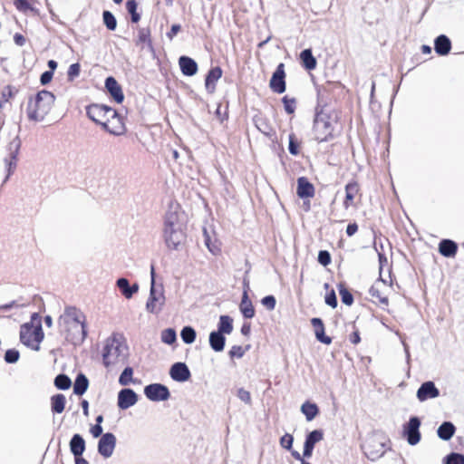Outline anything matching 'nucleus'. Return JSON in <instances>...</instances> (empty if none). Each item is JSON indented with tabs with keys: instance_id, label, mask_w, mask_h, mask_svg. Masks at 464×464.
I'll return each instance as SVG.
<instances>
[{
	"instance_id": "obj_1",
	"label": "nucleus",
	"mask_w": 464,
	"mask_h": 464,
	"mask_svg": "<svg viewBox=\"0 0 464 464\" xmlns=\"http://www.w3.org/2000/svg\"><path fill=\"white\" fill-rule=\"evenodd\" d=\"M162 237L169 250H179L186 243V225L177 203H170L164 216Z\"/></svg>"
},
{
	"instance_id": "obj_2",
	"label": "nucleus",
	"mask_w": 464,
	"mask_h": 464,
	"mask_svg": "<svg viewBox=\"0 0 464 464\" xmlns=\"http://www.w3.org/2000/svg\"><path fill=\"white\" fill-rule=\"evenodd\" d=\"M60 334L74 345L81 344L86 335L85 315L77 308L69 306L58 319Z\"/></svg>"
},
{
	"instance_id": "obj_3",
	"label": "nucleus",
	"mask_w": 464,
	"mask_h": 464,
	"mask_svg": "<svg viewBox=\"0 0 464 464\" xmlns=\"http://www.w3.org/2000/svg\"><path fill=\"white\" fill-rule=\"evenodd\" d=\"M129 355V346L122 335L114 334L105 340L102 349V362L108 370L121 368L128 362Z\"/></svg>"
},
{
	"instance_id": "obj_4",
	"label": "nucleus",
	"mask_w": 464,
	"mask_h": 464,
	"mask_svg": "<svg viewBox=\"0 0 464 464\" xmlns=\"http://www.w3.org/2000/svg\"><path fill=\"white\" fill-rule=\"evenodd\" d=\"M54 101L55 96L45 90L40 91L35 96L30 97L26 107L28 119L36 122L42 121L49 113Z\"/></svg>"
},
{
	"instance_id": "obj_5",
	"label": "nucleus",
	"mask_w": 464,
	"mask_h": 464,
	"mask_svg": "<svg viewBox=\"0 0 464 464\" xmlns=\"http://www.w3.org/2000/svg\"><path fill=\"white\" fill-rule=\"evenodd\" d=\"M165 304V295L163 286L157 285L155 283V269L154 266L150 267V296L146 304L148 312L158 314L161 312Z\"/></svg>"
},
{
	"instance_id": "obj_6",
	"label": "nucleus",
	"mask_w": 464,
	"mask_h": 464,
	"mask_svg": "<svg viewBox=\"0 0 464 464\" xmlns=\"http://www.w3.org/2000/svg\"><path fill=\"white\" fill-rule=\"evenodd\" d=\"M20 339L27 347L38 351L40 349V343L44 339V332L41 324L37 323L34 324L31 323L23 324L20 331Z\"/></svg>"
},
{
	"instance_id": "obj_7",
	"label": "nucleus",
	"mask_w": 464,
	"mask_h": 464,
	"mask_svg": "<svg viewBox=\"0 0 464 464\" xmlns=\"http://www.w3.org/2000/svg\"><path fill=\"white\" fill-rule=\"evenodd\" d=\"M333 132V126L330 117L324 112H317L314 121L313 134L314 138L323 142L327 140Z\"/></svg>"
},
{
	"instance_id": "obj_8",
	"label": "nucleus",
	"mask_w": 464,
	"mask_h": 464,
	"mask_svg": "<svg viewBox=\"0 0 464 464\" xmlns=\"http://www.w3.org/2000/svg\"><path fill=\"white\" fill-rule=\"evenodd\" d=\"M366 457L371 460H376L381 458L384 452V443L377 437H370L362 446Z\"/></svg>"
},
{
	"instance_id": "obj_9",
	"label": "nucleus",
	"mask_w": 464,
	"mask_h": 464,
	"mask_svg": "<svg viewBox=\"0 0 464 464\" xmlns=\"http://www.w3.org/2000/svg\"><path fill=\"white\" fill-rule=\"evenodd\" d=\"M86 113L92 121L103 126L109 114H114V110L102 104H92L87 107Z\"/></svg>"
},
{
	"instance_id": "obj_10",
	"label": "nucleus",
	"mask_w": 464,
	"mask_h": 464,
	"mask_svg": "<svg viewBox=\"0 0 464 464\" xmlns=\"http://www.w3.org/2000/svg\"><path fill=\"white\" fill-rule=\"evenodd\" d=\"M144 394L152 401H167L170 396L168 387L160 383L147 385L144 388Z\"/></svg>"
},
{
	"instance_id": "obj_11",
	"label": "nucleus",
	"mask_w": 464,
	"mask_h": 464,
	"mask_svg": "<svg viewBox=\"0 0 464 464\" xmlns=\"http://www.w3.org/2000/svg\"><path fill=\"white\" fill-rule=\"evenodd\" d=\"M21 141L16 137L8 145L9 156L5 159V164L7 169L6 179L14 173L17 165V156L20 150Z\"/></svg>"
},
{
	"instance_id": "obj_12",
	"label": "nucleus",
	"mask_w": 464,
	"mask_h": 464,
	"mask_svg": "<svg viewBox=\"0 0 464 464\" xmlns=\"http://www.w3.org/2000/svg\"><path fill=\"white\" fill-rule=\"evenodd\" d=\"M420 420L418 417H411L407 425L404 426L403 433L410 445H416L420 440Z\"/></svg>"
},
{
	"instance_id": "obj_13",
	"label": "nucleus",
	"mask_w": 464,
	"mask_h": 464,
	"mask_svg": "<svg viewBox=\"0 0 464 464\" xmlns=\"http://www.w3.org/2000/svg\"><path fill=\"white\" fill-rule=\"evenodd\" d=\"M102 128L109 133L119 136L124 133L125 126L122 118L114 110V114H109Z\"/></svg>"
},
{
	"instance_id": "obj_14",
	"label": "nucleus",
	"mask_w": 464,
	"mask_h": 464,
	"mask_svg": "<svg viewBox=\"0 0 464 464\" xmlns=\"http://www.w3.org/2000/svg\"><path fill=\"white\" fill-rule=\"evenodd\" d=\"M116 446V437L111 432L104 433L98 442V452L105 459L110 458Z\"/></svg>"
},
{
	"instance_id": "obj_15",
	"label": "nucleus",
	"mask_w": 464,
	"mask_h": 464,
	"mask_svg": "<svg viewBox=\"0 0 464 464\" xmlns=\"http://www.w3.org/2000/svg\"><path fill=\"white\" fill-rule=\"evenodd\" d=\"M387 288L386 279L381 276L370 288L369 293L372 298H376L378 302L382 305H388L389 300L385 295V289Z\"/></svg>"
},
{
	"instance_id": "obj_16",
	"label": "nucleus",
	"mask_w": 464,
	"mask_h": 464,
	"mask_svg": "<svg viewBox=\"0 0 464 464\" xmlns=\"http://www.w3.org/2000/svg\"><path fill=\"white\" fill-rule=\"evenodd\" d=\"M285 66L283 63L278 64L276 70L272 75L269 85L273 92L276 93H283L285 91Z\"/></svg>"
},
{
	"instance_id": "obj_17",
	"label": "nucleus",
	"mask_w": 464,
	"mask_h": 464,
	"mask_svg": "<svg viewBox=\"0 0 464 464\" xmlns=\"http://www.w3.org/2000/svg\"><path fill=\"white\" fill-rule=\"evenodd\" d=\"M138 401L136 392L129 388L122 389L118 393V407L121 410H127L135 405Z\"/></svg>"
},
{
	"instance_id": "obj_18",
	"label": "nucleus",
	"mask_w": 464,
	"mask_h": 464,
	"mask_svg": "<svg viewBox=\"0 0 464 464\" xmlns=\"http://www.w3.org/2000/svg\"><path fill=\"white\" fill-rule=\"evenodd\" d=\"M420 401H425L429 399H435L440 396V391L433 382H423L417 391L416 394Z\"/></svg>"
},
{
	"instance_id": "obj_19",
	"label": "nucleus",
	"mask_w": 464,
	"mask_h": 464,
	"mask_svg": "<svg viewBox=\"0 0 464 464\" xmlns=\"http://www.w3.org/2000/svg\"><path fill=\"white\" fill-rule=\"evenodd\" d=\"M203 237H204V244L208 247V251L217 256L221 252V244L217 237V235L214 230H208V228H203Z\"/></svg>"
},
{
	"instance_id": "obj_20",
	"label": "nucleus",
	"mask_w": 464,
	"mask_h": 464,
	"mask_svg": "<svg viewBox=\"0 0 464 464\" xmlns=\"http://www.w3.org/2000/svg\"><path fill=\"white\" fill-rule=\"evenodd\" d=\"M170 377L179 382H187L191 374L188 367L184 362L174 363L169 370Z\"/></svg>"
},
{
	"instance_id": "obj_21",
	"label": "nucleus",
	"mask_w": 464,
	"mask_h": 464,
	"mask_svg": "<svg viewBox=\"0 0 464 464\" xmlns=\"http://www.w3.org/2000/svg\"><path fill=\"white\" fill-rule=\"evenodd\" d=\"M324 438V433L320 430H314L310 432L305 439L304 445V452L303 455L305 458H310L312 456L314 445L321 441Z\"/></svg>"
},
{
	"instance_id": "obj_22",
	"label": "nucleus",
	"mask_w": 464,
	"mask_h": 464,
	"mask_svg": "<svg viewBox=\"0 0 464 464\" xmlns=\"http://www.w3.org/2000/svg\"><path fill=\"white\" fill-rule=\"evenodd\" d=\"M296 193L301 198H313L314 195V188L306 178L301 177L297 179Z\"/></svg>"
},
{
	"instance_id": "obj_23",
	"label": "nucleus",
	"mask_w": 464,
	"mask_h": 464,
	"mask_svg": "<svg viewBox=\"0 0 464 464\" xmlns=\"http://www.w3.org/2000/svg\"><path fill=\"white\" fill-rule=\"evenodd\" d=\"M105 87L111 95V97L118 102H123L124 95L121 88L113 77H108L105 81Z\"/></svg>"
},
{
	"instance_id": "obj_24",
	"label": "nucleus",
	"mask_w": 464,
	"mask_h": 464,
	"mask_svg": "<svg viewBox=\"0 0 464 464\" xmlns=\"http://www.w3.org/2000/svg\"><path fill=\"white\" fill-rule=\"evenodd\" d=\"M239 310L243 316L246 319H251L255 316V308L248 297L247 289L243 291L242 299L239 304Z\"/></svg>"
},
{
	"instance_id": "obj_25",
	"label": "nucleus",
	"mask_w": 464,
	"mask_h": 464,
	"mask_svg": "<svg viewBox=\"0 0 464 464\" xmlns=\"http://www.w3.org/2000/svg\"><path fill=\"white\" fill-rule=\"evenodd\" d=\"M179 63L184 75L193 76L198 72L197 63L188 56H181L179 60Z\"/></svg>"
},
{
	"instance_id": "obj_26",
	"label": "nucleus",
	"mask_w": 464,
	"mask_h": 464,
	"mask_svg": "<svg viewBox=\"0 0 464 464\" xmlns=\"http://www.w3.org/2000/svg\"><path fill=\"white\" fill-rule=\"evenodd\" d=\"M116 285L127 299L131 298L132 295L139 290V285L137 284L130 285L129 280L124 277L119 278L116 281Z\"/></svg>"
},
{
	"instance_id": "obj_27",
	"label": "nucleus",
	"mask_w": 464,
	"mask_h": 464,
	"mask_svg": "<svg viewBox=\"0 0 464 464\" xmlns=\"http://www.w3.org/2000/svg\"><path fill=\"white\" fill-rule=\"evenodd\" d=\"M311 324L314 328L316 339L324 344H330L332 343V339L324 334L323 321L320 318H313L311 320Z\"/></svg>"
},
{
	"instance_id": "obj_28",
	"label": "nucleus",
	"mask_w": 464,
	"mask_h": 464,
	"mask_svg": "<svg viewBox=\"0 0 464 464\" xmlns=\"http://www.w3.org/2000/svg\"><path fill=\"white\" fill-rule=\"evenodd\" d=\"M70 450L74 458L82 456L85 450V441L80 434H74L70 441Z\"/></svg>"
},
{
	"instance_id": "obj_29",
	"label": "nucleus",
	"mask_w": 464,
	"mask_h": 464,
	"mask_svg": "<svg viewBox=\"0 0 464 464\" xmlns=\"http://www.w3.org/2000/svg\"><path fill=\"white\" fill-rule=\"evenodd\" d=\"M359 192V185L356 182H349L345 186V199L343 201V207L348 209L353 205V199Z\"/></svg>"
},
{
	"instance_id": "obj_30",
	"label": "nucleus",
	"mask_w": 464,
	"mask_h": 464,
	"mask_svg": "<svg viewBox=\"0 0 464 464\" xmlns=\"http://www.w3.org/2000/svg\"><path fill=\"white\" fill-rule=\"evenodd\" d=\"M435 51L440 55H446L451 48L450 40L444 34L438 36L434 42Z\"/></svg>"
},
{
	"instance_id": "obj_31",
	"label": "nucleus",
	"mask_w": 464,
	"mask_h": 464,
	"mask_svg": "<svg viewBox=\"0 0 464 464\" xmlns=\"http://www.w3.org/2000/svg\"><path fill=\"white\" fill-rule=\"evenodd\" d=\"M226 343V338L224 334L213 331L209 334V345L215 352H222Z\"/></svg>"
},
{
	"instance_id": "obj_32",
	"label": "nucleus",
	"mask_w": 464,
	"mask_h": 464,
	"mask_svg": "<svg viewBox=\"0 0 464 464\" xmlns=\"http://www.w3.org/2000/svg\"><path fill=\"white\" fill-rule=\"evenodd\" d=\"M222 76V70L220 67H214L209 70L206 81L205 85L209 92H213L215 90L216 82L220 79Z\"/></svg>"
},
{
	"instance_id": "obj_33",
	"label": "nucleus",
	"mask_w": 464,
	"mask_h": 464,
	"mask_svg": "<svg viewBox=\"0 0 464 464\" xmlns=\"http://www.w3.org/2000/svg\"><path fill=\"white\" fill-rule=\"evenodd\" d=\"M456 428L450 421H444L437 430L440 439L443 440H450L455 434Z\"/></svg>"
},
{
	"instance_id": "obj_34",
	"label": "nucleus",
	"mask_w": 464,
	"mask_h": 464,
	"mask_svg": "<svg viewBox=\"0 0 464 464\" xmlns=\"http://www.w3.org/2000/svg\"><path fill=\"white\" fill-rule=\"evenodd\" d=\"M457 244L450 239H443L440 243L439 250L440 253L447 257L454 256L457 252Z\"/></svg>"
},
{
	"instance_id": "obj_35",
	"label": "nucleus",
	"mask_w": 464,
	"mask_h": 464,
	"mask_svg": "<svg viewBox=\"0 0 464 464\" xmlns=\"http://www.w3.org/2000/svg\"><path fill=\"white\" fill-rule=\"evenodd\" d=\"M233 331V319L228 315H221L218 324V331L222 334H230Z\"/></svg>"
},
{
	"instance_id": "obj_36",
	"label": "nucleus",
	"mask_w": 464,
	"mask_h": 464,
	"mask_svg": "<svg viewBox=\"0 0 464 464\" xmlns=\"http://www.w3.org/2000/svg\"><path fill=\"white\" fill-rule=\"evenodd\" d=\"M89 382L85 375L79 374L73 385V392L77 395H82L88 389Z\"/></svg>"
},
{
	"instance_id": "obj_37",
	"label": "nucleus",
	"mask_w": 464,
	"mask_h": 464,
	"mask_svg": "<svg viewBox=\"0 0 464 464\" xmlns=\"http://www.w3.org/2000/svg\"><path fill=\"white\" fill-rule=\"evenodd\" d=\"M300 58L303 62L304 66L307 70H314L316 67V60L313 56L310 49H305L300 53Z\"/></svg>"
},
{
	"instance_id": "obj_38",
	"label": "nucleus",
	"mask_w": 464,
	"mask_h": 464,
	"mask_svg": "<svg viewBox=\"0 0 464 464\" xmlns=\"http://www.w3.org/2000/svg\"><path fill=\"white\" fill-rule=\"evenodd\" d=\"M65 396L63 394H56L51 398L52 411L55 413H62L65 407Z\"/></svg>"
},
{
	"instance_id": "obj_39",
	"label": "nucleus",
	"mask_w": 464,
	"mask_h": 464,
	"mask_svg": "<svg viewBox=\"0 0 464 464\" xmlns=\"http://www.w3.org/2000/svg\"><path fill=\"white\" fill-rule=\"evenodd\" d=\"M301 411L305 415L306 420L311 421L318 414V407L314 403L306 401L301 406Z\"/></svg>"
},
{
	"instance_id": "obj_40",
	"label": "nucleus",
	"mask_w": 464,
	"mask_h": 464,
	"mask_svg": "<svg viewBox=\"0 0 464 464\" xmlns=\"http://www.w3.org/2000/svg\"><path fill=\"white\" fill-rule=\"evenodd\" d=\"M17 91L11 85H7L1 92L0 109L5 108V104L16 94Z\"/></svg>"
},
{
	"instance_id": "obj_41",
	"label": "nucleus",
	"mask_w": 464,
	"mask_h": 464,
	"mask_svg": "<svg viewBox=\"0 0 464 464\" xmlns=\"http://www.w3.org/2000/svg\"><path fill=\"white\" fill-rule=\"evenodd\" d=\"M182 341L187 344H191L196 340V331L191 326H185L180 332Z\"/></svg>"
},
{
	"instance_id": "obj_42",
	"label": "nucleus",
	"mask_w": 464,
	"mask_h": 464,
	"mask_svg": "<svg viewBox=\"0 0 464 464\" xmlns=\"http://www.w3.org/2000/svg\"><path fill=\"white\" fill-rule=\"evenodd\" d=\"M161 341L166 344H173L177 340L176 331L172 328L165 329L161 332Z\"/></svg>"
},
{
	"instance_id": "obj_43",
	"label": "nucleus",
	"mask_w": 464,
	"mask_h": 464,
	"mask_svg": "<svg viewBox=\"0 0 464 464\" xmlns=\"http://www.w3.org/2000/svg\"><path fill=\"white\" fill-rule=\"evenodd\" d=\"M55 386L60 390H67L71 387V379L65 374H59L54 379Z\"/></svg>"
},
{
	"instance_id": "obj_44",
	"label": "nucleus",
	"mask_w": 464,
	"mask_h": 464,
	"mask_svg": "<svg viewBox=\"0 0 464 464\" xmlns=\"http://www.w3.org/2000/svg\"><path fill=\"white\" fill-rule=\"evenodd\" d=\"M103 23L110 31H114L117 27L115 16L110 11H104L102 14Z\"/></svg>"
},
{
	"instance_id": "obj_45",
	"label": "nucleus",
	"mask_w": 464,
	"mask_h": 464,
	"mask_svg": "<svg viewBox=\"0 0 464 464\" xmlns=\"http://www.w3.org/2000/svg\"><path fill=\"white\" fill-rule=\"evenodd\" d=\"M133 369L131 367H125L119 378V383L122 386H127L132 382Z\"/></svg>"
},
{
	"instance_id": "obj_46",
	"label": "nucleus",
	"mask_w": 464,
	"mask_h": 464,
	"mask_svg": "<svg viewBox=\"0 0 464 464\" xmlns=\"http://www.w3.org/2000/svg\"><path fill=\"white\" fill-rule=\"evenodd\" d=\"M137 3L135 0H128L126 3V8L131 15V21L138 23L140 19V14L137 13Z\"/></svg>"
},
{
	"instance_id": "obj_47",
	"label": "nucleus",
	"mask_w": 464,
	"mask_h": 464,
	"mask_svg": "<svg viewBox=\"0 0 464 464\" xmlns=\"http://www.w3.org/2000/svg\"><path fill=\"white\" fill-rule=\"evenodd\" d=\"M444 464H464V455L452 452L443 459Z\"/></svg>"
},
{
	"instance_id": "obj_48",
	"label": "nucleus",
	"mask_w": 464,
	"mask_h": 464,
	"mask_svg": "<svg viewBox=\"0 0 464 464\" xmlns=\"http://www.w3.org/2000/svg\"><path fill=\"white\" fill-rule=\"evenodd\" d=\"M342 302L346 305H351L353 303V295L343 286L339 289Z\"/></svg>"
},
{
	"instance_id": "obj_49",
	"label": "nucleus",
	"mask_w": 464,
	"mask_h": 464,
	"mask_svg": "<svg viewBox=\"0 0 464 464\" xmlns=\"http://www.w3.org/2000/svg\"><path fill=\"white\" fill-rule=\"evenodd\" d=\"M19 352L15 349H9L5 352V361L7 363H14L19 360Z\"/></svg>"
},
{
	"instance_id": "obj_50",
	"label": "nucleus",
	"mask_w": 464,
	"mask_h": 464,
	"mask_svg": "<svg viewBox=\"0 0 464 464\" xmlns=\"http://www.w3.org/2000/svg\"><path fill=\"white\" fill-rule=\"evenodd\" d=\"M138 44H148L150 45V32L145 28H141L138 33Z\"/></svg>"
},
{
	"instance_id": "obj_51",
	"label": "nucleus",
	"mask_w": 464,
	"mask_h": 464,
	"mask_svg": "<svg viewBox=\"0 0 464 464\" xmlns=\"http://www.w3.org/2000/svg\"><path fill=\"white\" fill-rule=\"evenodd\" d=\"M261 304L269 311L275 309L276 304V300L274 295H266L261 300Z\"/></svg>"
},
{
	"instance_id": "obj_52",
	"label": "nucleus",
	"mask_w": 464,
	"mask_h": 464,
	"mask_svg": "<svg viewBox=\"0 0 464 464\" xmlns=\"http://www.w3.org/2000/svg\"><path fill=\"white\" fill-rule=\"evenodd\" d=\"M283 103H284L285 110L288 114H292L295 112V99H290L287 96H285L283 98Z\"/></svg>"
},
{
	"instance_id": "obj_53",
	"label": "nucleus",
	"mask_w": 464,
	"mask_h": 464,
	"mask_svg": "<svg viewBox=\"0 0 464 464\" xmlns=\"http://www.w3.org/2000/svg\"><path fill=\"white\" fill-rule=\"evenodd\" d=\"M80 71L81 67L79 63L71 64L67 73L69 81H73L76 77H78L80 74Z\"/></svg>"
},
{
	"instance_id": "obj_54",
	"label": "nucleus",
	"mask_w": 464,
	"mask_h": 464,
	"mask_svg": "<svg viewBox=\"0 0 464 464\" xmlns=\"http://www.w3.org/2000/svg\"><path fill=\"white\" fill-rule=\"evenodd\" d=\"M14 4L19 11L24 13L34 10V8L30 5L29 3H27L26 0H14Z\"/></svg>"
},
{
	"instance_id": "obj_55",
	"label": "nucleus",
	"mask_w": 464,
	"mask_h": 464,
	"mask_svg": "<svg viewBox=\"0 0 464 464\" xmlns=\"http://www.w3.org/2000/svg\"><path fill=\"white\" fill-rule=\"evenodd\" d=\"M238 399L244 401L246 404H251V395L250 392L244 388H239L237 393Z\"/></svg>"
},
{
	"instance_id": "obj_56",
	"label": "nucleus",
	"mask_w": 464,
	"mask_h": 464,
	"mask_svg": "<svg viewBox=\"0 0 464 464\" xmlns=\"http://www.w3.org/2000/svg\"><path fill=\"white\" fill-rule=\"evenodd\" d=\"M246 353V350L240 345H234L229 351V355L231 358H242Z\"/></svg>"
},
{
	"instance_id": "obj_57",
	"label": "nucleus",
	"mask_w": 464,
	"mask_h": 464,
	"mask_svg": "<svg viewBox=\"0 0 464 464\" xmlns=\"http://www.w3.org/2000/svg\"><path fill=\"white\" fill-rule=\"evenodd\" d=\"M293 441V436L286 433L280 439V445L286 450H290L292 448Z\"/></svg>"
},
{
	"instance_id": "obj_58",
	"label": "nucleus",
	"mask_w": 464,
	"mask_h": 464,
	"mask_svg": "<svg viewBox=\"0 0 464 464\" xmlns=\"http://www.w3.org/2000/svg\"><path fill=\"white\" fill-rule=\"evenodd\" d=\"M318 261L323 266H327L331 262V256L330 254L325 250H321L318 254Z\"/></svg>"
},
{
	"instance_id": "obj_59",
	"label": "nucleus",
	"mask_w": 464,
	"mask_h": 464,
	"mask_svg": "<svg viewBox=\"0 0 464 464\" xmlns=\"http://www.w3.org/2000/svg\"><path fill=\"white\" fill-rule=\"evenodd\" d=\"M288 150H289V152L292 154V155H297L299 150H298V144L295 142V135L294 134H290L289 135V146H288Z\"/></svg>"
},
{
	"instance_id": "obj_60",
	"label": "nucleus",
	"mask_w": 464,
	"mask_h": 464,
	"mask_svg": "<svg viewBox=\"0 0 464 464\" xmlns=\"http://www.w3.org/2000/svg\"><path fill=\"white\" fill-rule=\"evenodd\" d=\"M325 303L333 308L337 306V299L334 291L325 296Z\"/></svg>"
},
{
	"instance_id": "obj_61",
	"label": "nucleus",
	"mask_w": 464,
	"mask_h": 464,
	"mask_svg": "<svg viewBox=\"0 0 464 464\" xmlns=\"http://www.w3.org/2000/svg\"><path fill=\"white\" fill-rule=\"evenodd\" d=\"M53 76V72H52V71L44 72V73H42L41 78H40L41 83L43 85L49 83L52 81Z\"/></svg>"
},
{
	"instance_id": "obj_62",
	"label": "nucleus",
	"mask_w": 464,
	"mask_h": 464,
	"mask_svg": "<svg viewBox=\"0 0 464 464\" xmlns=\"http://www.w3.org/2000/svg\"><path fill=\"white\" fill-rule=\"evenodd\" d=\"M256 126L257 127V129L262 132L264 133L265 135L266 136H269L270 135V127L266 124L265 122H260L258 123V121L256 122Z\"/></svg>"
},
{
	"instance_id": "obj_63",
	"label": "nucleus",
	"mask_w": 464,
	"mask_h": 464,
	"mask_svg": "<svg viewBox=\"0 0 464 464\" xmlns=\"http://www.w3.org/2000/svg\"><path fill=\"white\" fill-rule=\"evenodd\" d=\"M91 433L94 438H98L100 436H102V425L95 424L91 428Z\"/></svg>"
},
{
	"instance_id": "obj_64",
	"label": "nucleus",
	"mask_w": 464,
	"mask_h": 464,
	"mask_svg": "<svg viewBox=\"0 0 464 464\" xmlns=\"http://www.w3.org/2000/svg\"><path fill=\"white\" fill-rule=\"evenodd\" d=\"M358 230V226L356 223L349 224L346 227V234L349 237L353 236Z\"/></svg>"
}]
</instances>
